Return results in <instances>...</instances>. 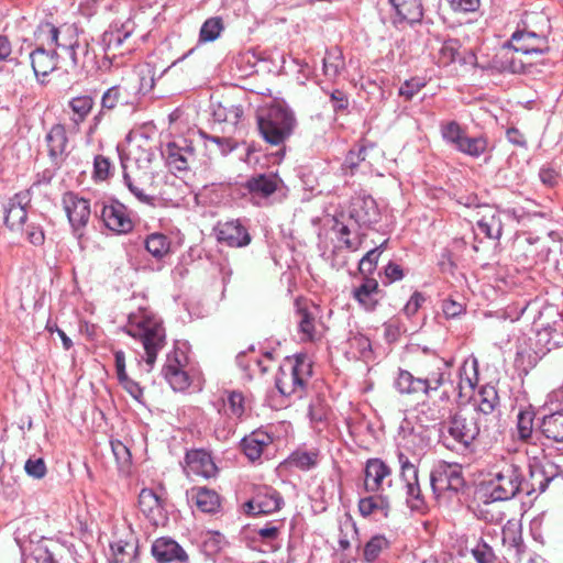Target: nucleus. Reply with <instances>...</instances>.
<instances>
[{
	"label": "nucleus",
	"mask_w": 563,
	"mask_h": 563,
	"mask_svg": "<svg viewBox=\"0 0 563 563\" xmlns=\"http://www.w3.org/2000/svg\"><path fill=\"white\" fill-rule=\"evenodd\" d=\"M124 331L142 343L144 350L142 361L146 365V372H151L157 354L166 345V331L162 319L146 309H139L129 314Z\"/></svg>",
	"instance_id": "1"
},
{
	"label": "nucleus",
	"mask_w": 563,
	"mask_h": 563,
	"mask_svg": "<svg viewBox=\"0 0 563 563\" xmlns=\"http://www.w3.org/2000/svg\"><path fill=\"white\" fill-rule=\"evenodd\" d=\"M141 152V156L133 152L128 156L120 154L123 184L139 202L153 207L156 201L155 175L151 168L154 153L147 150Z\"/></svg>",
	"instance_id": "2"
},
{
	"label": "nucleus",
	"mask_w": 563,
	"mask_h": 563,
	"mask_svg": "<svg viewBox=\"0 0 563 563\" xmlns=\"http://www.w3.org/2000/svg\"><path fill=\"white\" fill-rule=\"evenodd\" d=\"M481 432L494 433L489 423H484L481 416L456 412L442 423L441 440L449 449L461 445L468 449Z\"/></svg>",
	"instance_id": "3"
},
{
	"label": "nucleus",
	"mask_w": 563,
	"mask_h": 563,
	"mask_svg": "<svg viewBox=\"0 0 563 563\" xmlns=\"http://www.w3.org/2000/svg\"><path fill=\"white\" fill-rule=\"evenodd\" d=\"M257 123L260 133L267 143L280 145L292 133L296 119L288 108L276 103L257 117Z\"/></svg>",
	"instance_id": "4"
},
{
	"label": "nucleus",
	"mask_w": 563,
	"mask_h": 563,
	"mask_svg": "<svg viewBox=\"0 0 563 563\" xmlns=\"http://www.w3.org/2000/svg\"><path fill=\"white\" fill-rule=\"evenodd\" d=\"M522 490V466L514 462H504L492 473L486 484V495L492 501H506Z\"/></svg>",
	"instance_id": "5"
},
{
	"label": "nucleus",
	"mask_w": 563,
	"mask_h": 563,
	"mask_svg": "<svg viewBox=\"0 0 563 563\" xmlns=\"http://www.w3.org/2000/svg\"><path fill=\"white\" fill-rule=\"evenodd\" d=\"M311 376V364L306 355L286 357L276 375V388L284 396L301 394Z\"/></svg>",
	"instance_id": "6"
},
{
	"label": "nucleus",
	"mask_w": 563,
	"mask_h": 563,
	"mask_svg": "<svg viewBox=\"0 0 563 563\" xmlns=\"http://www.w3.org/2000/svg\"><path fill=\"white\" fill-rule=\"evenodd\" d=\"M430 485L438 496L445 492H460L465 486L461 465L446 462L439 463L431 471Z\"/></svg>",
	"instance_id": "7"
},
{
	"label": "nucleus",
	"mask_w": 563,
	"mask_h": 563,
	"mask_svg": "<svg viewBox=\"0 0 563 563\" xmlns=\"http://www.w3.org/2000/svg\"><path fill=\"white\" fill-rule=\"evenodd\" d=\"M452 363L431 354L419 363V373L422 378L426 396L438 390L450 377Z\"/></svg>",
	"instance_id": "8"
},
{
	"label": "nucleus",
	"mask_w": 563,
	"mask_h": 563,
	"mask_svg": "<svg viewBox=\"0 0 563 563\" xmlns=\"http://www.w3.org/2000/svg\"><path fill=\"white\" fill-rule=\"evenodd\" d=\"M559 477L558 468L552 463L534 461L529 464L528 477L522 471V490L528 496L540 495L545 492L549 484Z\"/></svg>",
	"instance_id": "9"
},
{
	"label": "nucleus",
	"mask_w": 563,
	"mask_h": 563,
	"mask_svg": "<svg viewBox=\"0 0 563 563\" xmlns=\"http://www.w3.org/2000/svg\"><path fill=\"white\" fill-rule=\"evenodd\" d=\"M284 499L272 486H256L252 498L244 504L249 515H271L282 509Z\"/></svg>",
	"instance_id": "10"
},
{
	"label": "nucleus",
	"mask_w": 563,
	"mask_h": 563,
	"mask_svg": "<svg viewBox=\"0 0 563 563\" xmlns=\"http://www.w3.org/2000/svg\"><path fill=\"white\" fill-rule=\"evenodd\" d=\"M166 162L178 172L189 169L197 162L196 148L191 140L177 137L166 144L164 150Z\"/></svg>",
	"instance_id": "11"
},
{
	"label": "nucleus",
	"mask_w": 563,
	"mask_h": 563,
	"mask_svg": "<svg viewBox=\"0 0 563 563\" xmlns=\"http://www.w3.org/2000/svg\"><path fill=\"white\" fill-rule=\"evenodd\" d=\"M186 357L184 353L174 351L173 354L167 355L166 363L163 366L162 373L170 387L176 391L186 390L190 384L191 378L184 369V362Z\"/></svg>",
	"instance_id": "12"
},
{
	"label": "nucleus",
	"mask_w": 563,
	"mask_h": 563,
	"mask_svg": "<svg viewBox=\"0 0 563 563\" xmlns=\"http://www.w3.org/2000/svg\"><path fill=\"white\" fill-rule=\"evenodd\" d=\"M477 400V410L474 412L475 416H481L484 423H489L494 432L498 431L499 428V415L496 412V408L499 405V396L494 386L486 385L479 389Z\"/></svg>",
	"instance_id": "13"
},
{
	"label": "nucleus",
	"mask_w": 563,
	"mask_h": 563,
	"mask_svg": "<svg viewBox=\"0 0 563 563\" xmlns=\"http://www.w3.org/2000/svg\"><path fill=\"white\" fill-rule=\"evenodd\" d=\"M350 218L360 227L369 228L380 219L376 201L371 196L354 197L350 205Z\"/></svg>",
	"instance_id": "14"
},
{
	"label": "nucleus",
	"mask_w": 563,
	"mask_h": 563,
	"mask_svg": "<svg viewBox=\"0 0 563 563\" xmlns=\"http://www.w3.org/2000/svg\"><path fill=\"white\" fill-rule=\"evenodd\" d=\"M100 217L108 229L119 234L128 233L134 227L126 207L119 201L102 206Z\"/></svg>",
	"instance_id": "15"
},
{
	"label": "nucleus",
	"mask_w": 563,
	"mask_h": 563,
	"mask_svg": "<svg viewBox=\"0 0 563 563\" xmlns=\"http://www.w3.org/2000/svg\"><path fill=\"white\" fill-rule=\"evenodd\" d=\"M214 231L218 241L230 247H243L251 243V235L240 220L219 222Z\"/></svg>",
	"instance_id": "16"
},
{
	"label": "nucleus",
	"mask_w": 563,
	"mask_h": 563,
	"mask_svg": "<svg viewBox=\"0 0 563 563\" xmlns=\"http://www.w3.org/2000/svg\"><path fill=\"white\" fill-rule=\"evenodd\" d=\"M63 206L69 223L75 231L86 227L91 213L88 200L74 192H66L63 196Z\"/></svg>",
	"instance_id": "17"
},
{
	"label": "nucleus",
	"mask_w": 563,
	"mask_h": 563,
	"mask_svg": "<svg viewBox=\"0 0 563 563\" xmlns=\"http://www.w3.org/2000/svg\"><path fill=\"white\" fill-rule=\"evenodd\" d=\"M184 471L188 476L211 478L216 476L218 467L207 451L192 450L186 453Z\"/></svg>",
	"instance_id": "18"
},
{
	"label": "nucleus",
	"mask_w": 563,
	"mask_h": 563,
	"mask_svg": "<svg viewBox=\"0 0 563 563\" xmlns=\"http://www.w3.org/2000/svg\"><path fill=\"white\" fill-rule=\"evenodd\" d=\"M388 3L393 10L390 19L396 26L418 23L423 16L421 0H388Z\"/></svg>",
	"instance_id": "19"
},
{
	"label": "nucleus",
	"mask_w": 563,
	"mask_h": 563,
	"mask_svg": "<svg viewBox=\"0 0 563 563\" xmlns=\"http://www.w3.org/2000/svg\"><path fill=\"white\" fill-rule=\"evenodd\" d=\"M511 46L515 52L522 53L527 57L532 55H543L549 51L545 37L534 32L516 31L511 35Z\"/></svg>",
	"instance_id": "20"
},
{
	"label": "nucleus",
	"mask_w": 563,
	"mask_h": 563,
	"mask_svg": "<svg viewBox=\"0 0 563 563\" xmlns=\"http://www.w3.org/2000/svg\"><path fill=\"white\" fill-rule=\"evenodd\" d=\"M558 405L542 418L540 430L542 434L554 442H563V391L554 394Z\"/></svg>",
	"instance_id": "21"
},
{
	"label": "nucleus",
	"mask_w": 563,
	"mask_h": 563,
	"mask_svg": "<svg viewBox=\"0 0 563 563\" xmlns=\"http://www.w3.org/2000/svg\"><path fill=\"white\" fill-rule=\"evenodd\" d=\"M151 552L158 563H188L189 561L186 551L170 538L156 539Z\"/></svg>",
	"instance_id": "22"
},
{
	"label": "nucleus",
	"mask_w": 563,
	"mask_h": 563,
	"mask_svg": "<svg viewBox=\"0 0 563 563\" xmlns=\"http://www.w3.org/2000/svg\"><path fill=\"white\" fill-rule=\"evenodd\" d=\"M379 284L375 278L364 276L360 285L352 289V298L367 312L374 311L380 299Z\"/></svg>",
	"instance_id": "23"
},
{
	"label": "nucleus",
	"mask_w": 563,
	"mask_h": 563,
	"mask_svg": "<svg viewBox=\"0 0 563 563\" xmlns=\"http://www.w3.org/2000/svg\"><path fill=\"white\" fill-rule=\"evenodd\" d=\"M134 31V22L126 20L122 23H112L101 36V46L104 53L108 55L112 52L115 56V52L123 45L124 41L129 38Z\"/></svg>",
	"instance_id": "24"
},
{
	"label": "nucleus",
	"mask_w": 563,
	"mask_h": 563,
	"mask_svg": "<svg viewBox=\"0 0 563 563\" xmlns=\"http://www.w3.org/2000/svg\"><path fill=\"white\" fill-rule=\"evenodd\" d=\"M282 184V179L274 173L256 174L246 180L245 188L253 199H266L277 191Z\"/></svg>",
	"instance_id": "25"
},
{
	"label": "nucleus",
	"mask_w": 563,
	"mask_h": 563,
	"mask_svg": "<svg viewBox=\"0 0 563 563\" xmlns=\"http://www.w3.org/2000/svg\"><path fill=\"white\" fill-rule=\"evenodd\" d=\"M272 443V435L258 429L242 439L241 449L250 461L255 462Z\"/></svg>",
	"instance_id": "26"
},
{
	"label": "nucleus",
	"mask_w": 563,
	"mask_h": 563,
	"mask_svg": "<svg viewBox=\"0 0 563 563\" xmlns=\"http://www.w3.org/2000/svg\"><path fill=\"white\" fill-rule=\"evenodd\" d=\"M390 468L379 459H371L365 466L364 488L367 493H376L382 488L383 481L390 475Z\"/></svg>",
	"instance_id": "27"
},
{
	"label": "nucleus",
	"mask_w": 563,
	"mask_h": 563,
	"mask_svg": "<svg viewBox=\"0 0 563 563\" xmlns=\"http://www.w3.org/2000/svg\"><path fill=\"white\" fill-rule=\"evenodd\" d=\"M503 545L516 560H520L525 552L521 526L516 521H508L501 530Z\"/></svg>",
	"instance_id": "28"
},
{
	"label": "nucleus",
	"mask_w": 563,
	"mask_h": 563,
	"mask_svg": "<svg viewBox=\"0 0 563 563\" xmlns=\"http://www.w3.org/2000/svg\"><path fill=\"white\" fill-rule=\"evenodd\" d=\"M29 202L27 194H16L8 202L4 222L11 230L19 229L26 220L25 205Z\"/></svg>",
	"instance_id": "29"
},
{
	"label": "nucleus",
	"mask_w": 563,
	"mask_h": 563,
	"mask_svg": "<svg viewBox=\"0 0 563 563\" xmlns=\"http://www.w3.org/2000/svg\"><path fill=\"white\" fill-rule=\"evenodd\" d=\"M477 229L486 238L499 240L503 234L501 212L494 208L485 207L484 213L477 221Z\"/></svg>",
	"instance_id": "30"
},
{
	"label": "nucleus",
	"mask_w": 563,
	"mask_h": 563,
	"mask_svg": "<svg viewBox=\"0 0 563 563\" xmlns=\"http://www.w3.org/2000/svg\"><path fill=\"white\" fill-rule=\"evenodd\" d=\"M30 58L37 78L47 76L57 67L58 55L55 49L35 48L30 54Z\"/></svg>",
	"instance_id": "31"
},
{
	"label": "nucleus",
	"mask_w": 563,
	"mask_h": 563,
	"mask_svg": "<svg viewBox=\"0 0 563 563\" xmlns=\"http://www.w3.org/2000/svg\"><path fill=\"white\" fill-rule=\"evenodd\" d=\"M394 387L401 395H413L418 393L426 395L422 378L420 376L416 377L412 373L402 368H399L395 376Z\"/></svg>",
	"instance_id": "32"
},
{
	"label": "nucleus",
	"mask_w": 563,
	"mask_h": 563,
	"mask_svg": "<svg viewBox=\"0 0 563 563\" xmlns=\"http://www.w3.org/2000/svg\"><path fill=\"white\" fill-rule=\"evenodd\" d=\"M412 437L411 434L407 438H404L406 440V443L409 442V438ZM408 446L405 444L402 448H400L397 452V460L400 465V476L401 479H415V477L418 476V466L417 464L420 462V453L419 452H407Z\"/></svg>",
	"instance_id": "33"
},
{
	"label": "nucleus",
	"mask_w": 563,
	"mask_h": 563,
	"mask_svg": "<svg viewBox=\"0 0 563 563\" xmlns=\"http://www.w3.org/2000/svg\"><path fill=\"white\" fill-rule=\"evenodd\" d=\"M139 507L141 511L154 523L162 516V499L148 488H143L139 494Z\"/></svg>",
	"instance_id": "34"
},
{
	"label": "nucleus",
	"mask_w": 563,
	"mask_h": 563,
	"mask_svg": "<svg viewBox=\"0 0 563 563\" xmlns=\"http://www.w3.org/2000/svg\"><path fill=\"white\" fill-rule=\"evenodd\" d=\"M45 140L47 143L49 156L54 161L62 159L67 146L65 128L60 124L54 125L47 133Z\"/></svg>",
	"instance_id": "35"
},
{
	"label": "nucleus",
	"mask_w": 563,
	"mask_h": 563,
	"mask_svg": "<svg viewBox=\"0 0 563 563\" xmlns=\"http://www.w3.org/2000/svg\"><path fill=\"white\" fill-rule=\"evenodd\" d=\"M192 498H195L196 506L202 512L216 514L220 509V497L212 489L206 487L192 488Z\"/></svg>",
	"instance_id": "36"
},
{
	"label": "nucleus",
	"mask_w": 563,
	"mask_h": 563,
	"mask_svg": "<svg viewBox=\"0 0 563 563\" xmlns=\"http://www.w3.org/2000/svg\"><path fill=\"white\" fill-rule=\"evenodd\" d=\"M390 545L391 542L385 534L377 533L372 536L363 547V560L366 563L375 562Z\"/></svg>",
	"instance_id": "37"
},
{
	"label": "nucleus",
	"mask_w": 563,
	"mask_h": 563,
	"mask_svg": "<svg viewBox=\"0 0 563 563\" xmlns=\"http://www.w3.org/2000/svg\"><path fill=\"white\" fill-rule=\"evenodd\" d=\"M323 74L331 80L336 79L345 68V62L341 49L332 47L325 52L322 60Z\"/></svg>",
	"instance_id": "38"
},
{
	"label": "nucleus",
	"mask_w": 563,
	"mask_h": 563,
	"mask_svg": "<svg viewBox=\"0 0 563 563\" xmlns=\"http://www.w3.org/2000/svg\"><path fill=\"white\" fill-rule=\"evenodd\" d=\"M170 244L169 238L158 232L151 233L144 241L146 251L158 261L170 253Z\"/></svg>",
	"instance_id": "39"
},
{
	"label": "nucleus",
	"mask_w": 563,
	"mask_h": 563,
	"mask_svg": "<svg viewBox=\"0 0 563 563\" xmlns=\"http://www.w3.org/2000/svg\"><path fill=\"white\" fill-rule=\"evenodd\" d=\"M34 40L36 48L55 49L58 40L57 27L49 22L41 23L34 32Z\"/></svg>",
	"instance_id": "40"
},
{
	"label": "nucleus",
	"mask_w": 563,
	"mask_h": 563,
	"mask_svg": "<svg viewBox=\"0 0 563 563\" xmlns=\"http://www.w3.org/2000/svg\"><path fill=\"white\" fill-rule=\"evenodd\" d=\"M389 503L380 495L361 498L358 501V511L363 517L380 512L383 517L389 514Z\"/></svg>",
	"instance_id": "41"
},
{
	"label": "nucleus",
	"mask_w": 563,
	"mask_h": 563,
	"mask_svg": "<svg viewBox=\"0 0 563 563\" xmlns=\"http://www.w3.org/2000/svg\"><path fill=\"white\" fill-rule=\"evenodd\" d=\"M69 56L74 66L82 68L93 64L96 58L87 38H79L70 49Z\"/></svg>",
	"instance_id": "42"
},
{
	"label": "nucleus",
	"mask_w": 563,
	"mask_h": 563,
	"mask_svg": "<svg viewBox=\"0 0 563 563\" xmlns=\"http://www.w3.org/2000/svg\"><path fill=\"white\" fill-rule=\"evenodd\" d=\"M93 99L90 96H78L69 101L73 115L70 120L78 125L84 122L93 108Z\"/></svg>",
	"instance_id": "43"
},
{
	"label": "nucleus",
	"mask_w": 563,
	"mask_h": 563,
	"mask_svg": "<svg viewBox=\"0 0 563 563\" xmlns=\"http://www.w3.org/2000/svg\"><path fill=\"white\" fill-rule=\"evenodd\" d=\"M126 89L122 86H112L107 89L101 97L102 110H113L118 104H130Z\"/></svg>",
	"instance_id": "44"
},
{
	"label": "nucleus",
	"mask_w": 563,
	"mask_h": 563,
	"mask_svg": "<svg viewBox=\"0 0 563 563\" xmlns=\"http://www.w3.org/2000/svg\"><path fill=\"white\" fill-rule=\"evenodd\" d=\"M478 382L477 361L474 360L472 364L464 362L460 368V380L457 384L459 394L463 397L465 389L473 390Z\"/></svg>",
	"instance_id": "45"
},
{
	"label": "nucleus",
	"mask_w": 563,
	"mask_h": 563,
	"mask_svg": "<svg viewBox=\"0 0 563 563\" xmlns=\"http://www.w3.org/2000/svg\"><path fill=\"white\" fill-rule=\"evenodd\" d=\"M308 415L312 427L321 431V427L325 424L329 415V408L325 401L320 397L313 399L309 405Z\"/></svg>",
	"instance_id": "46"
},
{
	"label": "nucleus",
	"mask_w": 563,
	"mask_h": 563,
	"mask_svg": "<svg viewBox=\"0 0 563 563\" xmlns=\"http://www.w3.org/2000/svg\"><path fill=\"white\" fill-rule=\"evenodd\" d=\"M319 462L318 450H297L290 456V463L301 471L314 468Z\"/></svg>",
	"instance_id": "47"
},
{
	"label": "nucleus",
	"mask_w": 563,
	"mask_h": 563,
	"mask_svg": "<svg viewBox=\"0 0 563 563\" xmlns=\"http://www.w3.org/2000/svg\"><path fill=\"white\" fill-rule=\"evenodd\" d=\"M534 411L531 408L520 409L517 415V434L520 440L527 441L533 432Z\"/></svg>",
	"instance_id": "48"
},
{
	"label": "nucleus",
	"mask_w": 563,
	"mask_h": 563,
	"mask_svg": "<svg viewBox=\"0 0 563 563\" xmlns=\"http://www.w3.org/2000/svg\"><path fill=\"white\" fill-rule=\"evenodd\" d=\"M487 140L484 136L468 137L465 135L456 150L468 156L479 157L487 150Z\"/></svg>",
	"instance_id": "49"
},
{
	"label": "nucleus",
	"mask_w": 563,
	"mask_h": 563,
	"mask_svg": "<svg viewBox=\"0 0 563 563\" xmlns=\"http://www.w3.org/2000/svg\"><path fill=\"white\" fill-rule=\"evenodd\" d=\"M406 486L407 504L412 510L422 511L426 507L421 489L418 482V476L415 479H402Z\"/></svg>",
	"instance_id": "50"
},
{
	"label": "nucleus",
	"mask_w": 563,
	"mask_h": 563,
	"mask_svg": "<svg viewBox=\"0 0 563 563\" xmlns=\"http://www.w3.org/2000/svg\"><path fill=\"white\" fill-rule=\"evenodd\" d=\"M443 140L456 148L465 137V132L456 121L443 122L440 125Z\"/></svg>",
	"instance_id": "51"
},
{
	"label": "nucleus",
	"mask_w": 563,
	"mask_h": 563,
	"mask_svg": "<svg viewBox=\"0 0 563 563\" xmlns=\"http://www.w3.org/2000/svg\"><path fill=\"white\" fill-rule=\"evenodd\" d=\"M298 328L301 334V340L305 341H313L317 338L316 332V319L314 317L308 312L307 310L299 309L298 310Z\"/></svg>",
	"instance_id": "52"
},
{
	"label": "nucleus",
	"mask_w": 563,
	"mask_h": 563,
	"mask_svg": "<svg viewBox=\"0 0 563 563\" xmlns=\"http://www.w3.org/2000/svg\"><path fill=\"white\" fill-rule=\"evenodd\" d=\"M57 32L58 40L56 47L66 48L70 52L73 46L79 40L77 27L73 24H64L60 27H57Z\"/></svg>",
	"instance_id": "53"
},
{
	"label": "nucleus",
	"mask_w": 563,
	"mask_h": 563,
	"mask_svg": "<svg viewBox=\"0 0 563 563\" xmlns=\"http://www.w3.org/2000/svg\"><path fill=\"white\" fill-rule=\"evenodd\" d=\"M387 241H384L379 246L368 251L360 261L358 269L361 274L367 276L374 272L376 268L378 258L385 249Z\"/></svg>",
	"instance_id": "54"
},
{
	"label": "nucleus",
	"mask_w": 563,
	"mask_h": 563,
	"mask_svg": "<svg viewBox=\"0 0 563 563\" xmlns=\"http://www.w3.org/2000/svg\"><path fill=\"white\" fill-rule=\"evenodd\" d=\"M366 151L367 148L365 146H360L357 150H350L344 159V163L342 164V170L346 175H354L360 164L365 161Z\"/></svg>",
	"instance_id": "55"
},
{
	"label": "nucleus",
	"mask_w": 563,
	"mask_h": 563,
	"mask_svg": "<svg viewBox=\"0 0 563 563\" xmlns=\"http://www.w3.org/2000/svg\"><path fill=\"white\" fill-rule=\"evenodd\" d=\"M222 30L223 24L221 19L210 18L202 24L199 38L201 42H212L219 37Z\"/></svg>",
	"instance_id": "56"
},
{
	"label": "nucleus",
	"mask_w": 563,
	"mask_h": 563,
	"mask_svg": "<svg viewBox=\"0 0 563 563\" xmlns=\"http://www.w3.org/2000/svg\"><path fill=\"white\" fill-rule=\"evenodd\" d=\"M472 555L476 563H500L493 548L484 540H479L475 548L472 549Z\"/></svg>",
	"instance_id": "57"
},
{
	"label": "nucleus",
	"mask_w": 563,
	"mask_h": 563,
	"mask_svg": "<svg viewBox=\"0 0 563 563\" xmlns=\"http://www.w3.org/2000/svg\"><path fill=\"white\" fill-rule=\"evenodd\" d=\"M224 407L232 417L241 418L245 411L243 395L239 391L229 393Z\"/></svg>",
	"instance_id": "58"
},
{
	"label": "nucleus",
	"mask_w": 563,
	"mask_h": 563,
	"mask_svg": "<svg viewBox=\"0 0 563 563\" xmlns=\"http://www.w3.org/2000/svg\"><path fill=\"white\" fill-rule=\"evenodd\" d=\"M115 563H133L132 553L136 551V548L132 544H122L118 542L111 545Z\"/></svg>",
	"instance_id": "59"
},
{
	"label": "nucleus",
	"mask_w": 563,
	"mask_h": 563,
	"mask_svg": "<svg viewBox=\"0 0 563 563\" xmlns=\"http://www.w3.org/2000/svg\"><path fill=\"white\" fill-rule=\"evenodd\" d=\"M424 81L420 78L406 80L399 88V96L404 97L406 100H410L424 87Z\"/></svg>",
	"instance_id": "60"
},
{
	"label": "nucleus",
	"mask_w": 563,
	"mask_h": 563,
	"mask_svg": "<svg viewBox=\"0 0 563 563\" xmlns=\"http://www.w3.org/2000/svg\"><path fill=\"white\" fill-rule=\"evenodd\" d=\"M201 135L205 140L213 143L221 155L229 154L236 146V143L230 137L210 136L203 132H201Z\"/></svg>",
	"instance_id": "61"
},
{
	"label": "nucleus",
	"mask_w": 563,
	"mask_h": 563,
	"mask_svg": "<svg viewBox=\"0 0 563 563\" xmlns=\"http://www.w3.org/2000/svg\"><path fill=\"white\" fill-rule=\"evenodd\" d=\"M110 445L117 462L122 466L129 465L131 462V453L128 446L119 440H112Z\"/></svg>",
	"instance_id": "62"
},
{
	"label": "nucleus",
	"mask_w": 563,
	"mask_h": 563,
	"mask_svg": "<svg viewBox=\"0 0 563 563\" xmlns=\"http://www.w3.org/2000/svg\"><path fill=\"white\" fill-rule=\"evenodd\" d=\"M110 161L102 155H97L93 161V176L99 180H104L110 176Z\"/></svg>",
	"instance_id": "63"
},
{
	"label": "nucleus",
	"mask_w": 563,
	"mask_h": 563,
	"mask_svg": "<svg viewBox=\"0 0 563 563\" xmlns=\"http://www.w3.org/2000/svg\"><path fill=\"white\" fill-rule=\"evenodd\" d=\"M224 544V537L214 531H209L203 540V547L207 552L209 553H217L219 552Z\"/></svg>",
	"instance_id": "64"
}]
</instances>
